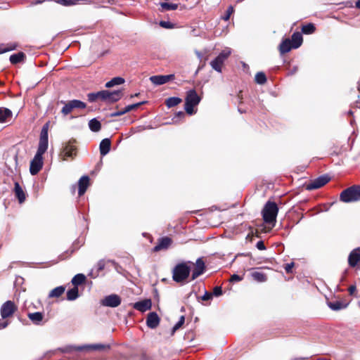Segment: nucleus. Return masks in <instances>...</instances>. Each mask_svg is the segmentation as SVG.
Here are the masks:
<instances>
[{"label":"nucleus","instance_id":"obj_25","mask_svg":"<svg viewBox=\"0 0 360 360\" xmlns=\"http://www.w3.org/2000/svg\"><path fill=\"white\" fill-rule=\"evenodd\" d=\"M292 49H293L292 44L289 39L283 40L279 46V51L281 54L289 52Z\"/></svg>","mask_w":360,"mask_h":360},{"label":"nucleus","instance_id":"obj_33","mask_svg":"<svg viewBox=\"0 0 360 360\" xmlns=\"http://www.w3.org/2000/svg\"><path fill=\"white\" fill-rule=\"evenodd\" d=\"M16 47H17V44L15 43L0 44V54L15 50L16 49Z\"/></svg>","mask_w":360,"mask_h":360},{"label":"nucleus","instance_id":"obj_49","mask_svg":"<svg viewBox=\"0 0 360 360\" xmlns=\"http://www.w3.org/2000/svg\"><path fill=\"white\" fill-rule=\"evenodd\" d=\"M256 247L258 250H266V247L264 245V243L262 240H259L257 244H256Z\"/></svg>","mask_w":360,"mask_h":360},{"label":"nucleus","instance_id":"obj_60","mask_svg":"<svg viewBox=\"0 0 360 360\" xmlns=\"http://www.w3.org/2000/svg\"><path fill=\"white\" fill-rule=\"evenodd\" d=\"M352 113H353V112H352V110H349V111L348 112V114H349V115H352Z\"/></svg>","mask_w":360,"mask_h":360},{"label":"nucleus","instance_id":"obj_35","mask_svg":"<svg viewBox=\"0 0 360 360\" xmlns=\"http://www.w3.org/2000/svg\"><path fill=\"white\" fill-rule=\"evenodd\" d=\"M252 277L254 280L260 283L265 282L266 281V276L264 273L259 271L252 272Z\"/></svg>","mask_w":360,"mask_h":360},{"label":"nucleus","instance_id":"obj_46","mask_svg":"<svg viewBox=\"0 0 360 360\" xmlns=\"http://www.w3.org/2000/svg\"><path fill=\"white\" fill-rule=\"evenodd\" d=\"M348 290H349V293L350 295L357 297V295H356V285H350L348 288Z\"/></svg>","mask_w":360,"mask_h":360},{"label":"nucleus","instance_id":"obj_7","mask_svg":"<svg viewBox=\"0 0 360 360\" xmlns=\"http://www.w3.org/2000/svg\"><path fill=\"white\" fill-rule=\"evenodd\" d=\"M231 54V49L228 47L225 48L213 60L210 62L212 68L218 72H221L224 63Z\"/></svg>","mask_w":360,"mask_h":360},{"label":"nucleus","instance_id":"obj_29","mask_svg":"<svg viewBox=\"0 0 360 360\" xmlns=\"http://www.w3.org/2000/svg\"><path fill=\"white\" fill-rule=\"evenodd\" d=\"M28 317L34 324L38 325L43 319V314L41 312L37 311L28 314Z\"/></svg>","mask_w":360,"mask_h":360},{"label":"nucleus","instance_id":"obj_37","mask_svg":"<svg viewBox=\"0 0 360 360\" xmlns=\"http://www.w3.org/2000/svg\"><path fill=\"white\" fill-rule=\"evenodd\" d=\"M161 8L164 11H174L177 9L178 4H170L167 2H162L160 4Z\"/></svg>","mask_w":360,"mask_h":360},{"label":"nucleus","instance_id":"obj_22","mask_svg":"<svg viewBox=\"0 0 360 360\" xmlns=\"http://www.w3.org/2000/svg\"><path fill=\"white\" fill-rule=\"evenodd\" d=\"M111 141L110 139H103L99 145V150L101 156L106 155L110 150Z\"/></svg>","mask_w":360,"mask_h":360},{"label":"nucleus","instance_id":"obj_27","mask_svg":"<svg viewBox=\"0 0 360 360\" xmlns=\"http://www.w3.org/2000/svg\"><path fill=\"white\" fill-rule=\"evenodd\" d=\"M89 127L93 132H98L101 129V124L96 118H93L89 122Z\"/></svg>","mask_w":360,"mask_h":360},{"label":"nucleus","instance_id":"obj_44","mask_svg":"<svg viewBox=\"0 0 360 360\" xmlns=\"http://www.w3.org/2000/svg\"><path fill=\"white\" fill-rule=\"evenodd\" d=\"M214 296L218 297L222 295V288L220 286H215L213 289V292H211Z\"/></svg>","mask_w":360,"mask_h":360},{"label":"nucleus","instance_id":"obj_34","mask_svg":"<svg viewBox=\"0 0 360 360\" xmlns=\"http://www.w3.org/2000/svg\"><path fill=\"white\" fill-rule=\"evenodd\" d=\"M181 102V99L179 97H170L167 98L165 103L168 108H172L177 105Z\"/></svg>","mask_w":360,"mask_h":360},{"label":"nucleus","instance_id":"obj_42","mask_svg":"<svg viewBox=\"0 0 360 360\" xmlns=\"http://www.w3.org/2000/svg\"><path fill=\"white\" fill-rule=\"evenodd\" d=\"M184 321H185V317H184V316H181L180 317L179 320L178 321V322H176L175 323V325L173 326L172 333H174L176 330H177L184 323Z\"/></svg>","mask_w":360,"mask_h":360},{"label":"nucleus","instance_id":"obj_24","mask_svg":"<svg viewBox=\"0 0 360 360\" xmlns=\"http://www.w3.org/2000/svg\"><path fill=\"white\" fill-rule=\"evenodd\" d=\"M303 41L302 34L300 32H295L291 37V44H292L293 49L299 48Z\"/></svg>","mask_w":360,"mask_h":360},{"label":"nucleus","instance_id":"obj_39","mask_svg":"<svg viewBox=\"0 0 360 360\" xmlns=\"http://www.w3.org/2000/svg\"><path fill=\"white\" fill-rule=\"evenodd\" d=\"M255 80L257 84H264L266 81V75L262 72H259L256 74L255 77Z\"/></svg>","mask_w":360,"mask_h":360},{"label":"nucleus","instance_id":"obj_2","mask_svg":"<svg viewBox=\"0 0 360 360\" xmlns=\"http://www.w3.org/2000/svg\"><path fill=\"white\" fill-rule=\"evenodd\" d=\"M121 91H96L88 94L89 102H95L98 100L107 103H112L120 99Z\"/></svg>","mask_w":360,"mask_h":360},{"label":"nucleus","instance_id":"obj_58","mask_svg":"<svg viewBox=\"0 0 360 360\" xmlns=\"http://www.w3.org/2000/svg\"><path fill=\"white\" fill-rule=\"evenodd\" d=\"M297 70V67H294L292 72H295Z\"/></svg>","mask_w":360,"mask_h":360},{"label":"nucleus","instance_id":"obj_30","mask_svg":"<svg viewBox=\"0 0 360 360\" xmlns=\"http://www.w3.org/2000/svg\"><path fill=\"white\" fill-rule=\"evenodd\" d=\"M86 280V276L83 274H76L72 279V283L74 287H77L79 285L83 283Z\"/></svg>","mask_w":360,"mask_h":360},{"label":"nucleus","instance_id":"obj_40","mask_svg":"<svg viewBox=\"0 0 360 360\" xmlns=\"http://www.w3.org/2000/svg\"><path fill=\"white\" fill-rule=\"evenodd\" d=\"M56 1L60 5L69 6L77 4L79 0H56Z\"/></svg>","mask_w":360,"mask_h":360},{"label":"nucleus","instance_id":"obj_53","mask_svg":"<svg viewBox=\"0 0 360 360\" xmlns=\"http://www.w3.org/2000/svg\"><path fill=\"white\" fill-rule=\"evenodd\" d=\"M8 325V323L7 321H3V322L0 323V328L1 329L5 328L6 327H7Z\"/></svg>","mask_w":360,"mask_h":360},{"label":"nucleus","instance_id":"obj_57","mask_svg":"<svg viewBox=\"0 0 360 360\" xmlns=\"http://www.w3.org/2000/svg\"><path fill=\"white\" fill-rule=\"evenodd\" d=\"M241 93H242V91H239V94L237 95L238 99L241 98V96H240Z\"/></svg>","mask_w":360,"mask_h":360},{"label":"nucleus","instance_id":"obj_16","mask_svg":"<svg viewBox=\"0 0 360 360\" xmlns=\"http://www.w3.org/2000/svg\"><path fill=\"white\" fill-rule=\"evenodd\" d=\"M172 243V240L169 237L165 236V237L160 238L158 240L156 245L153 248V251L158 252L162 250H167L170 246Z\"/></svg>","mask_w":360,"mask_h":360},{"label":"nucleus","instance_id":"obj_14","mask_svg":"<svg viewBox=\"0 0 360 360\" xmlns=\"http://www.w3.org/2000/svg\"><path fill=\"white\" fill-rule=\"evenodd\" d=\"M174 77V75H154L151 76L149 79L155 85H162L169 82Z\"/></svg>","mask_w":360,"mask_h":360},{"label":"nucleus","instance_id":"obj_51","mask_svg":"<svg viewBox=\"0 0 360 360\" xmlns=\"http://www.w3.org/2000/svg\"><path fill=\"white\" fill-rule=\"evenodd\" d=\"M293 266H294L293 262L287 264L285 266V271L287 273H290Z\"/></svg>","mask_w":360,"mask_h":360},{"label":"nucleus","instance_id":"obj_31","mask_svg":"<svg viewBox=\"0 0 360 360\" xmlns=\"http://www.w3.org/2000/svg\"><path fill=\"white\" fill-rule=\"evenodd\" d=\"M79 297V290L77 287H74L67 292V300L70 301L75 300Z\"/></svg>","mask_w":360,"mask_h":360},{"label":"nucleus","instance_id":"obj_41","mask_svg":"<svg viewBox=\"0 0 360 360\" xmlns=\"http://www.w3.org/2000/svg\"><path fill=\"white\" fill-rule=\"evenodd\" d=\"M146 101H141V102H139V103H133V104H130V105H127L125 108H124V110L126 111V113L134 110V109H136L138 107H139L142 104H144L146 103Z\"/></svg>","mask_w":360,"mask_h":360},{"label":"nucleus","instance_id":"obj_56","mask_svg":"<svg viewBox=\"0 0 360 360\" xmlns=\"http://www.w3.org/2000/svg\"><path fill=\"white\" fill-rule=\"evenodd\" d=\"M356 6L357 8H360V0L356 1Z\"/></svg>","mask_w":360,"mask_h":360},{"label":"nucleus","instance_id":"obj_47","mask_svg":"<svg viewBox=\"0 0 360 360\" xmlns=\"http://www.w3.org/2000/svg\"><path fill=\"white\" fill-rule=\"evenodd\" d=\"M242 279H243V277H241L237 274H233L231 276L230 281L231 282H238V281H241Z\"/></svg>","mask_w":360,"mask_h":360},{"label":"nucleus","instance_id":"obj_13","mask_svg":"<svg viewBox=\"0 0 360 360\" xmlns=\"http://www.w3.org/2000/svg\"><path fill=\"white\" fill-rule=\"evenodd\" d=\"M205 269V264L202 258L197 259L195 262V268L192 271L191 280L196 279L198 276L202 275Z\"/></svg>","mask_w":360,"mask_h":360},{"label":"nucleus","instance_id":"obj_36","mask_svg":"<svg viewBox=\"0 0 360 360\" xmlns=\"http://www.w3.org/2000/svg\"><path fill=\"white\" fill-rule=\"evenodd\" d=\"M11 115V111L7 108H0V122H4Z\"/></svg>","mask_w":360,"mask_h":360},{"label":"nucleus","instance_id":"obj_23","mask_svg":"<svg viewBox=\"0 0 360 360\" xmlns=\"http://www.w3.org/2000/svg\"><path fill=\"white\" fill-rule=\"evenodd\" d=\"M328 307L333 311H338L345 309L348 306V303H344L341 301L336 300L335 302H328Z\"/></svg>","mask_w":360,"mask_h":360},{"label":"nucleus","instance_id":"obj_50","mask_svg":"<svg viewBox=\"0 0 360 360\" xmlns=\"http://www.w3.org/2000/svg\"><path fill=\"white\" fill-rule=\"evenodd\" d=\"M125 113H126V111H125V110L124 108L123 110H117V111H115V112H112L111 114V117H117V116L122 115H124Z\"/></svg>","mask_w":360,"mask_h":360},{"label":"nucleus","instance_id":"obj_54","mask_svg":"<svg viewBox=\"0 0 360 360\" xmlns=\"http://www.w3.org/2000/svg\"><path fill=\"white\" fill-rule=\"evenodd\" d=\"M175 117H179V118L184 117V112H182V111H179V112H178L176 114Z\"/></svg>","mask_w":360,"mask_h":360},{"label":"nucleus","instance_id":"obj_48","mask_svg":"<svg viewBox=\"0 0 360 360\" xmlns=\"http://www.w3.org/2000/svg\"><path fill=\"white\" fill-rule=\"evenodd\" d=\"M212 297H213V294H212L211 292H209L207 291H205V294L202 297V300H210L212 298Z\"/></svg>","mask_w":360,"mask_h":360},{"label":"nucleus","instance_id":"obj_5","mask_svg":"<svg viewBox=\"0 0 360 360\" xmlns=\"http://www.w3.org/2000/svg\"><path fill=\"white\" fill-rule=\"evenodd\" d=\"M340 200L345 203L360 200V186L354 185L343 190L340 195Z\"/></svg>","mask_w":360,"mask_h":360},{"label":"nucleus","instance_id":"obj_4","mask_svg":"<svg viewBox=\"0 0 360 360\" xmlns=\"http://www.w3.org/2000/svg\"><path fill=\"white\" fill-rule=\"evenodd\" d=\"M278 212V207L276 203L271 201H267L262 211L264 221L266 224H271L274 226Z\"/></svg>","mask_w":360,"mask_h":360},{"label":"nucleus","instance_id":"obj_32","mask_svg":"<svg viewBox=\"0 0 360 360\" xmlns=\"http://www.w3.org/2000/svg\"><path fill=\"white\" fill-rule=\"evenodd\" d=\"M25 55L22 52L13 54L10 56V62L12 64H17L24 60Z\"/></svg>","mask_w":360,"mask_h":360},{"label":"nucleus","instance_id":"obj_6","mask_svg":"<svg viewBox=\"0 0 360 360\" xmlns=\"http://www.w3.org/2000/svg\"><path fill=\"white\" fill-rule=\"evenodd\" d=\"M191 272V268L186 262L176 264L172 271V278L176 283L184 281Z\"/></svg>","mask_w":360,"mask_h":360},{"label":"nucleus","instance_id":"obj_52","mask_svg":"<svg viewBox=\"0 0 360 360\" xmlns=\"http://www.w3.org/2000/svg\"><path fill=\"white\" fill-rule=\"evenodd\" d=\"M105 264L103 261H99L98 263V269L103 270L104 269Z\"/></svg>","mask_w":360,"mask_h":360},{"label":"nucleus","instance_id":"obj_1","mask_svg":"<svg viewBox=\"0 0 360 360\" xmlns=\"http://www.w3.org/2000/svg\"><path fill=\"white\" fill-rule=\"evenodd\" d=\"M49 122L44 124L41 128L37 150L30 162V172L32 175H36L43 167V155L49 146Z\"/></svg>","mask_w":360,"mask_h":360},{"label":"nucleus","instance_id":"obj_38","mask_svg":"<svg viewBox=\"0 0 360 360\" xmlns=\"http://www.w3.org/2000/svg\"><path fill=\"white\" fill-rule=\"evenodd\" d=\"M315 31V27L313 24L309 23L303 25L302 27V32L306 34H312Z\"/></svg>","mask_w":360,"mask_h":360},{"label":"nucleus","instance_id":"obj_3","mask_svg":"<svg viewBox=\"0 0 360 360\" xmlns=\"http://www.w3.org/2000/svg\"><path fill=\"white\" fill-rule=\"evenodd\" d=\"M202 98V91L198 94V91H188L185 98L184 110L189 115H193L197 112V105L200 103Z\"/></svg>","mask_w":360,"mask_h":360},{"label":"nucleus","instance_id":"obj_12","mask_svg":"<svg viewBox=\"0 0 360 360\" xmlns=\"http://www.w3.org/2000/svg\"><path fill=\"white\" fill-rule=\"evenodd\" d=\"M75 141H69L63 146L62 155L63 160L68 158H73L76 155V146L74 145Z\"/></svg>","mask_w":360,"mask_h":360},{"label":"nucleus","instance_id":"obj_19","mask_svg":"<svg viewBox=\"0 0 360 360\" xmlns=\"http://www.w3.org/2000/svg\"><path fill=\"white\" fill-rule=\"evenodd\" d=\"M152 307V303L150 300H144L142 301L137 302L134 304L133 307L141 312H144L147 310L150 309Z\"/></svg>","mask_w":360,"mask_h":360},{"label":"nucleus","instance_id":"obj_18","mask_svg":"<svg viewBox=\"0 0 360 360\" xmlns=\"http://www.w3.org/2000/svg\"><path fill=\"white\" fill-rule=\"evenodd\" d=\"M76 351H82L84 349L104 350L110 348V346L104 344H93L78 347H74Z\"/></svg>","mask_w":360,"mask_h":360},{"label":"nucleus","instance_id":"obj_28","mask_svg":"<svg viewBox=\"0 0 360 360\" xmlns=\"http://www.w3.org/2000/svg\"><path fill=\"white\" fill-rule=\"evenodd\" d=\"M65 290V288L63 285L58 286L49 292V297H59L64 293Z\"/></svg>","mask_w":360,"mask_h":360},{"label":"nucleus","instance_id":"obj_9","mask_svg":"<svg viewBox=\"0 0 360 360\" xmlns=\"http://www.w3.org/2000/svg\"><path fill=\"white\" fill-rule=\"evenodd\" d=\"M85 108H86L85 103H84L79 100L74 99V100L70 101L69 102L65 103L64 106L62 108L61 112L64 115H67L69 113H70L72 112V110L75 108L83 109Z\"/></svg>","mask_w":360,"mask_h":360},{"label":"nucleus","instance_id":"obj_26","mask_svg":"<svg viewBox=\"0 0 360 360\" xmlns=\"http://www.w3.org/2000/svg\"><path fill=\"white\" fill-rule=\"evenodd\" d=\"M124 82H125V80H124V79L123 77H116L112 78L109 82H108L105 84V87L109 89V88H112V87H114V86H119V85L123 84Z\"/></svg>","mask_w":360,"mask_h":360},{"label":"nucleus","instance_id":"obj_10","mask_svg":"<svg viewBox=\"0 0 360 360\" xmlns=\"http://www.w3.org/2000/svg\"><path fill=\"white\" fill-rule=\"evenodd\" d=\"M121 304V298L116 294L105 296L101 300V304L104 307L115 308Z\"/></svg>","mask_w":360,"mask_h":360},{"label":"nucleus","instance_id":"obj_17","mask_svg":"<svg viewBox=\"0 0 360 360\" xmlns=\"http://www.w3.org/2000/svg\"><path fill=\"white\" fill-rule=\"evenodd\" d=\"M360 262V248L354 249L349 255L348 264L351 267H355Z\"/></svg>","mask_w":360,"mask_h":360},{"label":"nucleus","instance_id":"obj_15","mask_svg":"<svg viewBox=\"0 0 360 360\" xmlns=\"http://www.w3.org/2000/svg\"><path fill=\"white\" fill-rule=\"evenodd\" d=\"M160 318L156 312H150L146 318V325L149 328L155 329L160 323Z\"/></svg>","mask_w":360,"mask_h":360},{"label":"nucleus","instance_id":"obj_55","mask_svg":"<svg viewBox=\"0 0 360 360\" xmlns=\"http://www.w3.org/2000/svg\"><path fill=\"white\" fill-rule=\"evenodd\" d=\"M195 53H196L197 56L198 57V58L201 59V58L202 57V53L198 51H195Z\"/></svg>","mask_w":360,"mask_h":360},{"label":"nucleus","instance_id":"obj_59","mask_svg":"<svg viewBox=\"0 0 360 360\" xmlns=\"http://www.w3.org/2000/svg\"><path fill=\"white\" fill-rule=\"evenodd\" d=\"M86 4H94V2L92 1H89L88 2H86Z\"/></svg>","mask_w":360,"mask_h":360},{"label":"nucleus","instance_id":"obj_20","mask_svg":"<svg viewBox=\"0 0 360 360\" xmlns=\"http://www.w3.org/2000/svg\"><path fill=\"white\" fill-rule=\"evenodd\" d=\"M89 184V177L88 176H82L78 181V194L82 196L86 192Z\"/></svg>","mask_w":360,"mask_h":360},{"label":"nucleus","instance_id":"obj_8","mask_svg":"<svg viewBox=\"0 0 360 360\" xmlns=\"http://www.w3.org/2000/svg\"><path fill=\"white\" fill-rule=\"evenodd\" d=\"M330 180V176L328 174H323L311 180L308 184L306 185V189L312 191L318 189L326 185Z\"/></svg>","mask_w":360,"mask_h":360},{"label":"nucleus","instance_id":"obj_43","mask_svg":"<svg viewBox=\"0 0 360 360\" xmlns=\"http://www.w3.org/2000/svg\"><path fill=\"white\" fill-rule=\"evenodd\" d=\"M160 25L163 27V28H166V29H172L174 27V25L173 23H172L171 22L169 21H164V20H162L160 22Z\"/></svg>","mask_w":360,"mask_h":360},{"label":"nucleus","instance_id":"obj_11","mask_svg":"<svg viewBox=\"0 0 360 360\" xmlns=\"http://www.w3.org/2000/svg\"><path fill=\"white\" fill-rule=\"evenodd\" d=\"M17 307L12 301H6L1 307V316L3 319H6L12 316L16 311Z\"/></svg>","mask_w":360,"mask_h":360},{"label":"nucleus","instance_id":"obj_45","mask_svg":"<svg viewBox=\"0 0 360 360\" xmlns=\"http://www.w3.org/2000/svg\"><path fill=\"white\" fill-rule=\"evenodd\" d=\"M233 8L232 6H229L226 11V14L223 17L224 20H228L231 16V15L233 13Z\"/></svg>","mask_w":360,"mask_h":360},{"label":"nucleus","instance_id":"obj_21","mask_svg":"<svg viewBox=\"0 0 360 360\" xmlns=\"http://www.w3.org/2000/svg\"><path fill=\"white\" fill-rule=\"evenodd\" d=\"M14 193L19 203H23L26 199V195L20 184L17 181L14 183Z\"/></svg>","mask_w":360,"mask_h":360}]
</instances>
